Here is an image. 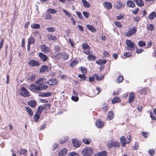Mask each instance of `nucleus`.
Here are the masks:
<instances>
[{
    "label": "nucleus",
    "instance_id": "25",
    "mask_svg": "<svg viewBox=\"0 0 156 156\" xmlns=\"http://www.w3.org/2000/svg\"><path fill=\"white\" fill-rule=\"evenodd\" d=\"M125 5L124 4H122V2L120 1H117L116 7L118 9H120L122 8H123Z\"/></svg>",
    "mask_w": 156,
    "mask_h": 156
},
{
    "label": "nucleus",
    "instance_id": "61",
    "mask_svg": "<svg viewBox=\"0 0 156 156\" xmlns=\"http://www.w3.org/2000/svg\"><path fill=\"white\" fill-rule=\"evenodd\" d=\"M103 55L105 57H109L110 56V55L108 52L106 51H104L103 53Z\"/></svg>",
    "mask_w": 156,
    "mask_h": 156
},
{
    "label": "nucleus",
    "instance_id": "42",
    "mask_svg": "<svg viewBox=\"0 0 156 156\" xmlns=\"http://www.w3.org/2000/svg\"><path fill=\"white\" fill-rule=\"evenodd\" d=\"M31 28L33 29H40V25L37 23H33L31 25Z\"/></svg>",
    "mask_w": 156,
    "mask_h": 156
},
{
    "label": "nucleus",
    "instance_id": "19",
    "mask_svg": "<svg viewBox=\"0 0 156 156\" xmlns=\"http://www.w3.org/2000/svg\"><path fill=\"white\" fill-rule=\"evenodd\" d=\"M121 100L119 97L118 96H115L113 99L112 103L113 104H115L116 103H119L121 102Z\"/></svg>",
    "mask_w": 156,
    "mask_h": 156
},
{
    "label": "nucleus",
    "instance_id": "2",
    "mask_svg": "<svg viewBox=\"0 0 156 156\" xmlns=\"http://www.w3.org/2000/svg\"><path fill=\"white\" fill-rule=\"evenodd\" d=\"M126 43L127 46V50L128 51L134 50L135 44L132 41L130 40H126Z\"/></svg>",
    "mask_w": 156,
    "mask_h": 156
},
{
    "label": "nucleus",
    "instance_id": "13",
    "mask_svg": "<svg viewBox=\"0 0 156 156\" xmlns=\"http://www.w3.org/2000/svg\"><path fill=\"white\" fill-rule=\"evenodd\" d=\"M72 141L73 146L76 148L79 147L81 144L80 142L78 141L76 139H72Z\"/></svg>",
    "mask_w": 156,
    "mask_h": 156
},
{
    "label": "nucleus",
    "instance_id": "22",
    "mask_svg": "<svg viewBox=\"0 0 156 156\" xmlns=\"http://www.w3.org/2000/svg\"><path fill=\"white\" fill-rule=\"evenodd\" d=\"M25 108L27 113L30 117H32L33 115V112L31 108L29 107H25Z\"/></svg>",
    "mask_w": 156,
    "mask_h": 156
},
{
    "label": "nucleus",
    "instance_id": "41",
    "mask_svg": "<svg viewBox=\"0 0 156 156\" xmlns=\"http://www.w3.org/2000/svg\"><path fill=\"white\" fill-rule=\"evenodd\" d=\"M62 57L64 60H66L69 58V55L66 53L62 52Z\"/></svg>",
    "mask_w": 156,
    "mask_h": 156
},
{
    "label": "nucleus",
    "instance_id": "33",
    "mask_svg": "<svg viewBox=\"0 0 156 156\" xmlns=\"http://www.w3.org/2000/svg\"><path fill=\"white\" fill-rule=\"evenodd\" d=\"M94 76H95L96 80L98 81H100L103 79L104 78V76L103 74H101L100 76L95 74Z\"/></svg>",
    "mask_w": 156,
    "mask_h": 156
},
{
    "label": "nucleus",
    "instance_id": "45",
    "mask_svg": "<svg viewBox=\"0 0 156 156\" xmlns=\"http://www.w3.org/2000/svg\"><path fill=\"white\" fill-rule=\"evenodd\" d=\"M147 89L146 88H142L139 91V93L141 94H146L147 93Z\"/></svg>",
    "mask_w": 156,
    "mask_h": 156
},
{
    "label": "nucleus",
    "instance_id": "62",
    "mask_svg": "<svg viewBox=\"0 0 156 156\" xmlns=\"http://www.w3.org/2000/svg\"><path fill=\"white\" fill-rule=\"evenodd\" d=\"M46 19L47 20H51L52 19V16L50 14L48 13L46 15Z\"/></svg>",
    "mask_w": 156,
    "mask_h": 156
},
{
    "label": "nucleus",
    "instance_id": "64",
    "mask_svg": "<svg viewBox=\"0 0 156 156\" xmlns=\"http://www.w3.org/2000/svg\"><path fill=\"white\" fill-rule=\"evenodd\" d=\"M71 99L73 101L76 102L78 101L79 98L77 97H76L74 96H72L71 97Z\"/></svg>",
    "mask_w": 156,
    "mask_h": 156
},
{
    "label": "nucleus",
    "instance_id": "30",
    "mask_svg": "<svg viewBox=\"0 0 156 156\" xmlns=\"http://www.w3.org/2000/svg\"><path fill=\"white\" fill-rule=\"evenodd\" d=\"M44 78H41L36 81L35 83L36 84H38L39 85V86H41L44 84Z\"/></svg>",
    "mask_w": 156,
    "mask_h": 156
},
{
    "label": "nucleus",
    "instance_id": "44",
    "mask_svg": "<svg viewBox=\"0 0 156 156\" xmlns=\"http://www.w3.org/2000/svg\"><path fill=\"white\" fill-rule=\"evenodd\" d=\"M62 11L65 14L68 16L69 17H71L72 16V15L71 13L68 11L67 10L62 9Z\"/></svg>",
    "mask_w": 156,
    "mask_h": 156
},
{
    "label": "nucleus",
    "instance_id": "6",
    "mask_svg": "<svg viewBox=\"0 0 156 156\" xmlns=\"http://www.w3.org/2000/svg\"><path fill=\"white\" fill-rule=\"evenodd\" d=\"M41 51L44 54H47L50 52V49L46 44L41 45L40 46Z\"/></svg>",
    "mask_w": 156,
    "mask_h": 156
},
{
    "label": "nucleus",
    "instance_id": "3",
    "mask_svg": "<svg viewBox=\"0 0 156 156\" xmlns=\"http://www.w3.org/2000/svg\"><path fill=\"white\" fill-rule=\"evenodd\" d=\"M137 31V29L136 26H133L132 28L131 27L128 28V30L125 34V35L127 37H130L135 34Z\"/></svg>",
    "mask_w": 156,
    "mask_h": 156
},
{
    "label": "nucleus",
    "instance_id": "11",
    "mask_svg": "<svg viewBox=\"0 0 156 156\" xmlns=\"http://www.w3.org/2000/svg\"><path fill=\"white\" fill-rule=\"evenodd\" d=\"M104 122L101 119H98L97 120L95 123V126L98 128H101L104 126Z\"/></svg>",
    "mask_w": 156,
    "mask_h": 156
},
{
    "label": "nucleus",
    "instance_id": "27",
    "mask_svg": "<svg viewBox=\"0 0 156 156\" xmlns=\"http://www.w3.org/2000/svg\"><path fill=\"white\" fill-rule=\"evenodd\" d=\"M136 5L140 7H142L144 5V3L142 0H133Z\"/></svg>",
    "mask_w": 156,
    "mask_h": 156
},
{
    "label": "nucleus",
    "instance_id": "59",
    "mask_svg": "<svg viewBox=\"0 0 156 156\" xmlns=\"http://www.w3.org/2000/svg\"><path fill=\"white\" fill-rule=\"evenodd\" d=\"M150 116L152 120H156V117L152 112H150Z\"/></svg>",
    "mask_w": 156,
    "mask_h": 156
},
{
    "label": "nucleus",
    "instance_id": "43",
    "mask_svg": "<svg viewBox=\"0 0 156 156\" xmlns=\"http://www.w3.org/2000/svg\"><path fill=\"white\" fill-rule=\"evenodd\" d=\"M82 47L83 50L89 48H90V47L87 43L83 42L82 44Z\"/></svg>",
    "mask_w": 156,
    "mask_h": 156
},
{
    "label": "nucleus",
    "instance_id": "5",
    "mask_svg": "<svg viewBox=\"0 0 156 156\" xmlns=\"http://www.w3.org/2000/svg\"><path fill=\"white\" fill-rule=\"evenodd\" d=\"M107 146L109 148H112L113 147L115 148L116 147H120V144L117 141H111L108 143Z\"/></svg>",
    "mask_w": 156,
    "mask_h": 156
},
{
    "label": "nucleus",
    "instance_id": "4",
    "mask_svg": "<svg viewBox=\"0 0 156 156\" xmlns=\"http://www.w3.org/2000/svg\"><path fill=\"white\" fill-rule=\"evenodd\" d=\"M21 92L19 94L24 97H28L30 96V93L24 87L21 88Z\"/></svg>",
    "mask_w": 156,
    "mask_h": 156
},
{
    "label": "nucleus",
    "instance_id": "23",
    "mask_svg": "<svg viewBox=\"0 0 156 156\" xmlns=\"http://www.w3.org/2000/svg\"><path fill=\"white\" fill-rule=\"evenodd\" d=\"M66 150L65 148H63L62 149L59 151L58 155L59 156H64L66 154Z\"/></svg>",
    "mask_w": 156,
    "mask_h": 156
},
{
    "label": "nucleus",
    "instance_id": "63",
    "mask_svg": "<svg viewBox=\"0 0 156 156\" xmlns=\"http://www.w3.org/2000/svg\"><path fill=\"white\" fill-rule=\"evenodd\" d=\"M54 50L56 52H58L60 51L59 47L58 45L55 46L54 48Z\"/></svg>",
    "mask_w": 156,
    "mask_h": 156
},
{
    "label": "nucleus",
    "instance_id": "17",
    "mask_svg": "<svg viewBox=\"0 0 156 156\" xmlns=\"http://www.w3.org/2000/svg\"><path fill=\"white\" fill-rule=\"evenodd\" d=\"M28 104L31 108H34L37 105V102L34 100H30L28 101Z\"/></svg>",
    "mask_w": 156,
    "mask_h": 156
},
{
    "label": "nucleus",
    "instance_id": "1",
    "mask_svg": "<svg viewBox=\"0 0 156 156\" xmlns=\"http://www.w3.org/2000/svg\"><path fill=\"white\" fill-rule=\"evenodd\" d=\"M94 153V150L90 147H85L82 151V154L83 156H90Z\"/></svg>",
    "mask_w": 156,
    "mask_h": 156
},
{
    "label": "nucleus",
    "instance_id": "16",
    "mask_svg": "<svg viewBox=\"0 0 156 156\" xmlns=\"http://www.w3.org/2000/svg\"><path fill=\"white\" fill-rule=\"evenodd\" d=\"M113 113L114 112L112 111H110L108 112L107 115V119L109 120L113 119L114 117Z\"/></svg>",
    "mask_w": 156,
    "mask_h": 156
},
{
    "label": "nucleus",
    "instance_id": "35",
    "mask_svg": "<svg viewBox=\"0 0 156 156\" xmlns=\"http://www.w3.org/2000/svg\"><path fill=\"white\" fill-rule=\"evenodd\" d=\"M107 60L105 59L102 60L101 59H100L99 60L96 61V63L98 64L101 65V64H105L107 62Z\"/></svg>",
    "mask_w": 156,
    "mask_h": 156
},
{
    "label": "nucleus",
    "instance_id": "10",
    "mask_svg": "<svg viewBox=\"0 0 156 156\" xmlns=\"http://www.w3.org/2000/svg\"><path fill=\"white\" fill-rule=\"evenodd\" d=\"M57 82V80L55 78H52L48 80L47 83L50 85H55Z\"/></svg>",
    "mask_w": 156,
    "mask_h": 156
},
{
    "label": "nucleus",
    "instance_id": "54",
    "mask_svg": "<svg viewBox=\"0 0 156 156\" xmlns=\"http://www.w3.org/2000/svg\"><path fill=\"white\" fill-rule=\"evenodd\" d=\"M81 70L82 73L83 74H86L87 72V69L85 67H81Z\"/></svg>",
    "mask_w": 156,
    "mask_h": 156
},
{
    "label": "nucleus",
    "instance_id": "24",
    "mask_svg": "<svg viewBox=\"0 0 156 156\" xmlns=\"http://www.w3.org/2000/svg\"><path fill=\"white\" fill-rule=\"evenodd\" d=\"M155 17H156V12H152L148 17L150 20H152Z\"/></svg>",
    "mask_w": 156,
    "mask_h": 156
},
{
    "label": "nucleus",
    "instance_id": "52",
    "mask_svg": "<svg viewBox=\"0 0 156 156\" xmlns=\"http://www.w3.org/2000/svg\"><path fill=\"white\" fill-rule=\"evenodd\" d=\"M123 80V77L122 76H118V78L117 80V82L120 83L122 82Z\"/></svg>",
    "mask_w": 156,
    "mask_h": 156
},
{
    "label": "nucleus",
    "instance_id": "40",
    "mask_svg": "<svg viewBox=\"0 0 156 156\" xmlns=\"http://www.w3.org/2000/svg\"><path fill=\"white\" fill-rule=\"evenodd\" d=\"M44 109V107L41 105H40L39 106L37 110V111L36 112V113H39L41 115L42 111Z\"/></svg>",
    "mask_w": 156,
    "mask_h": 156
},
{
    "label": "nucleus",
    "instance_id": "49",
    "mask_svg": "<svg viewBox=\"0 0 156 156\" xmlns=\"http://www.w3.org/2000/svg\"><path fill=\"white\" fill-rule=\"evenodd\" d=\"M78 77L80 78L82 80H85L86 79V76L85 74H79L78 76Z\"/></svg>",
    "mask_w": 156,
    "mask_h": 156
},
{
    "label": "nucleus",
    "instance_id": "51",
    "mask_svg": "<svg viewBox=\"0 0 156 156\" xmlns=\"http://www.w3.org/2000/svg\"><path fill=\"white\" fill-rule=\"evenodd\" d=\"M36 77V76L34 74H32L29 77L28 80L31 81H33L35 79Z\"/></svg>",
    "mask_w": 156,
    "mask_h": 156
},
{
    "label": "nucleus",
    "instance_id": "28",
    "mask_svg": "<svg viewBox=\"0 0 156 156\" xmlns=\"http://www.w3.org/2000/svg\"><path fill=\"white\" fill-rule=\"evenodd\" d=\"M87 27L88 30L94 33L96 30V28L92 25L87 24Z\"/></svg>",
    "mask_w": 156,
    "mask_h": 156
},
{
    "label": "nucleus",
    "instance_id": "36",
    "mask_svg": "<svg viewBox=\"0 0 156 156\" xmlns=\"http://www.w3.org/2000/svg\"><path fill=\"white\" fill-rule=\"evenodd\" d=\"M88 55L87 57V59L89 61L94 60L96 59V57L95 55L92 54H89Z\"/></svg>",
    "mask_w": 156,
    "mask_h": 156
},
{
    "label": "nucleus",
    "instance_id": "26",
    "mask_svg": "<svg viewBox=\"0 0 156 156\" xmlns=\"http://www.w3.org/2000/svg\"><path fill=\"white\" fill-rule=\"evenodd\" d=\"M120 140L122 146L125 147L126 144V140L125 136H122L120 138Z\"/></svg>",
    "mask_w": 156,
    "mask_h": 156
},
{
    "label": "nucleus",
    "instance_id": "14",
    "mask_svg": "<svg viewBox=\"0 0 156 156\" xmlns=\"http://www.w3.org/2000/svg\"><path fill=\"white\" fill-rule=\"evenodd\" d=\"M47 40L48 41H55L57 40V38L55 36L51 34H47Z\"/></svg>",
    "mask_w": 156,
    "mask_h": 156
},
{
    "label": "nucleus",
    "instance_id": "32",
    "mask_svg": "<svg viewBox=\"0 0 156 156\" xmlns=\"http://www.w3.org/2000/svg\"><path fill=\"white\" fill-rule=\"evenodd\" d=\"M147 30L148 31H153L154 28V26L152 24H147Z\"/></svg>",
    "mask_w": 156,
    "mask_h": 156
},
{
    "label": "nucleus",
    "instance_id": "60",
    "mask_svg": "<svg viewBox=\"0 0 156 156\" xmlns=\"http://www.w3.org/2000/svg\"><path fill=\"white\" fill-rule=\"evenodd\" d=\"M79 154H78L74 152H73L70 153H69L68 155V156H78Z\"/></svg>",
    "mask_w": 156,
    "mask_h": 156
},
{
    "label": "nucleus",
    "instance_id": "47",
    "mask_svg": "<svg viewBox=\"0 0 156 156\" xmlns=\"http://www.w3.org/2000/svg\"><path fill=\"white\" fill-rule=\"evenodd\" d=\"M82 142L86 144H89L91 142V140L90 139H82Z\"/></svg>",
    "mask_w": 156,
    "mask_h": 156
},
{
    "label": "nucleus",
    "instance_id": "15",
    "mask_svg": "<svg viewBox=\"0 0 156 156\" xmlns=\"http://www.w3.org/2000/svg\"><path fill=\"white\" fill-rule=\"evenodd\" d=\"M108 154L107 151L103 150L94 154V156H107Z\"/></svg>",
    "mask_w": 156,
    "mask_h": 156
},
{
    "label": "nucleus",
    "instance_id": "9",
    "mask_svg": "<svg viewBox=\"0 0 156 156\" xmlns=\"http://www.w3.org/2000/svg\"><path fill=\"white\" fill-rule=\"evenodd\" d=\"M39 57L43 62L46 61L48 59L47 56L41 52L39 53Z\"/></svg>",
    "mask_w": 156,
    "mask_h": 156
},
{
    "label": "nucleus",
    "instance_id": "50",
    "mask_svg": "<svg viewBox=\"0 0 156 156\" xmlns=\"http://www.w3.org/2000/svg\"><path fill=\"white\" fill-rule=\"evenodd\" d=\"M146 43L145 42L142 41H140L138 42V45L140 47H142L146 45Z\"/></svg>",
    "mask_w": 156,
    "mask_h": 156
},
{
    "label": "nucleus",
    "instance_id": "48",
    "mask_svg": "<svg viewBox=\"0 0 156 156\" xmlns=\"http://www.w3.org/2000/svg\"><path fill=\"white\" fill-rule=\"evenodd\" d=\"M54 57L58 59V60L62 58V53H58L55 54L54 55Z\"/></svg>",
    "mask_w": 156,
    "mask_h": 156
},
{
    "label": "nucleus",
    "instance_id": "20",
    "mask_svg": "<svg viewBox=\"0 0 156 156\" xmlns=\"http://www.w3.org/2000/svg\"><path fill=\"white\" fill-rule=\"evenodd\" d=\"M28 44L31 45L34 43L35 41V39L33 36H31L28 39Z\"/></svg>",
    "mask_w": 156,
    "mask_h": 156
},
{
    "label": "nucleus",
    "instance_id": "34",
    "mask_svg": "<svg viewBox=\"0 0 156 156\" xmlns=\"http://www.w3.org/2000/svg\"><path fill=\"white\" fill-rule=\"evenodd\" d=\"M78 63V61L76 59H75L70 63L69 65L71 67H75Z\"/></svg>",
    "mask_w": 156,
    "mask_h": 156
},
{
    "label": "nucleus",
    "instance_id": "38",
    "mask_svg": "<svg viewBox=\"0 0 156 156\" xmlns=\"http://www.w3.org/2000/svg\"><path fill=\"white\" fill-rule=\"evenodd\" d=\"M40 115L41 114L36 112L34 116V120L35 122H38V120L40 118Z\"/></svg>",
    "mask_w": 156,
    "mask_h": 156
},
{
    "label": "nucleus",
    "instance_id": "39",
    "mask_svg": "<svg viewBox=\"0 0 156 156\" xmlns=\"http://www.w3.org/2000/svg\"><path fill=\"white\" fill-rule=\"evenodd\" d=\"M47 11L48 13L56 14L57 12V11L54 9L49 8L48 9Z\"/></svg>",
    "mask_w": 156,
    "mask_h": 156
},
{
    "label": "nucleus",
    "instance_id": "46",
    "mask_svg": "<svg viewBox=\"0 0 156 156\" xmlns=\"http://www.w3.org/2000/svg\"><path fill=\"white\" fill-rule=\"evenodd\" d=\"M107 106L106 104L104 103L101 106V109L103 111L106 112L107 110Z\"/></svg>",
    "mask_w": 156,
    "mask_h": 156
},
{
    "label": "nucleus",
    "instance_id": "7",
    "mask_svg": "<svg viewBox=\"0 0 156 156\" xmlns=\"http://www.w3.org/2000/svg\"><path fill=\"white\" fill-rule=\"evenodd\" d=\"M29 88L31 91L35 93L37 92L40 90L39 86L34 84H30Z\"/></svg>",
    "mask_w": 156,
    "mask_h": 156
},
{
    "label": "nucleus",
    "instance_id": "58",
    "mask_svg": "<svg viewBox=\"0 0 156 156\" xmlns=\"http://www.w3.org/2000/svg\"><path fill=\"white\" fill-rule=\"evenodd\" d=\"M132 56V53H130L128 52H126L124 53V56L127 57H129Z\"/></svg>",
    "mask_w": 156,
    "mask_h": 156
},
{
    "label": "nucleus",
    "instance_id": "37",
    "mask_svg": "<svg viewBox=\"0 0 156 156\" xmlns=\"http://www.w3.org/2000/svg\"><path fill=\"white\" fill-rule=\"evenodd\" d=\"M82 2L85 7L88 8L90 7V6L89 3L86 0H82Z\"/></svg>",
    "mask_w": 156,
    "mask_h": 156
},
{
    "label": "nucleus",
    "instance_id": "21",
    "mask_svg": "<svg viewBox=\"0 0 156 156\" xmlns=\"http://www.w3.org/2000/svg\"><path fill=\"white\" fill-rule=\"evenodd\" d=\"M48 66L47 65H43L41 68L40 71L41 73H44L48 71Z\"/></svg>",
    "mask_w": 156,
    "mask_h": 156
},
{
    "label": "nucleus",
    "instance_id": "57",
    "mask_svg": "<svg viewBox=\"0 0 156 156\" xmlns=\"http://www.w3.org/2000/svg\"><path fill=\"white\" fill-rule=\"evenodd\" d=\"M40 90L46 89H47L48 86L47 85H41V86H39Z\"/></svg>",
    "mask_w": 156,
    "mask_h": 156
},
{
    "label": "nucleus",
    "instance_id": "8",
    "mask_svg": "<svg viewBox=\"0 0 156 156\" xmlns=\"http://www.w3.org/2000/svg\"><path fill=\"white\" fill-rule=\"evenodd\" d=\"M135 95L134 93L131 92L129 96L128 97V103L131 104L134 101L135 99Z\"/></svg>",
    "mask_w": 156,
    "mask_h": 156
},
{
    "label": "nucleus",
    "instance_id": "55",
    "mask_svg": "<svg viewBox=\"0 0 156 156\" xmlns=\"http://www.w3.org/2000/svg\"><path fill=\"white\" fill-rule=\"evenodd\" d=\"M47 30L48 32H53L55 31V29L54 28L52 27H48L47 28Z\"/></svg>",
    "mask_w": 156,
    "mask_h": 156
},
{
    "label": "nucleus",
    "instance_id": "29",
    "mask_svg": "<svg viewBox=\"0 0 156 156\" xmlns=\"http://www.w3.org/2000/svg\"><path fill=\"white\" fill-rule=\"evenodd\" d=\"M104 6L107 9H110L112 8V4L110 2H105Z\"/></svg>",
    "mask_w": 156,
    "mask_h": 156
},
{
    "label": "nucleus",
    "instance_id": "18",
    "mask_svg": "<svg viewBox=\"0 0 156 156\" xmlns=\"http://www.w3.org/2000/svg\"><path fill=\"white\" fill-rule=\"evenodd\" d=\"M52 94V93L50 92H43L40 93L39 95L42 97H46L51 96Z\"/></svg>",
    "mask_w": 156,
    "mask_h": 156
},
{
    "label": "nucleus",
    "instance_id": "53",
    "mask_svg": "<svg viewBox=\"0 0 156 156\" xmlns=\"http://www.w3.org/2000/svg\"><path fill=\"white\" fill-rule=\"evenodd\" d=\"M68 138H63L62 139H61L60 140L59 142L60 144H64L66 141H68Z\"/></svg>",
    "mask_w": 156,
    "mask_h": 156
},
{
    "label": "nucleus",
    "instance_id": "12",
    "mask_svg": "<svg viewBox=\"0 0 156 156\" xmlns=\"http://www.w3.org/2000/svg\"><path fill=\"white\" fill-rule=\"evenodd\" d=\"M39 64V61L35 60H30L28 63L29 65L32 67L37 66Z\"/></svg>",
    "mask_w": 156,
    "mask_h": 156
},
{
    "label": "nucleus",
    "instance_id": "31",
    "mask_svg": "<svg viewBox=\"0 0 156 156\" xmlns=\"http://www.w3.org/2000/svg\"><path fill=\"white\" fill-rule=\"evenodd\" d=\"M127 5L128 7L131 8H133L135 6L134 2L131 0L128 1L127 2Z\"/></svg>",
    "mask_w": 156,
    "mask_h": 156
},
{
    "label": "nucleus",
    "instance_id": "56",
    "mask_svg": "<svg viewBox=\"0 0 156 156\" xmlns=\"http://www.w3.org/2000/svg\"><path fill=\"white\" fill-rule=\"evenodd\" d=\"M90 47L89 48H88V49H85L83 50L84 53L86 55H89L90 53Z\"/></svg>",
    "mask_w": 156,
    "mask_h": 156
}]
</instances>
